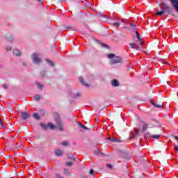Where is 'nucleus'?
Segmentation results:
<instances>
[{
    "instance_id": "nucleus-44",
    "label": "nucleus",
    "mask_w": 178,
    "mask_h": 178,
    "mask_svg": "<svg viewBox=\"0 0 178 178\" xmlns=\"http://www.w3.org/2000/svg\"><path fill=\"white\" fill-rule=\"evenodd\" d=\"M97 152H98V154H99H99H102V153H101V151H100V150H98Z\"/></svg>"
},
{
    "instance_id": "nucleus-39",
    "label": "nucleus",
    "mask_w": 178,
    "mask_h": 178,
    "mask_svg": "<svg viewBox=\"0 0 178 178\" xmlns=\"http://www.w3.org/2000/svg\"><path fill=\"white\" fill-rule=\"evenodd\" d=\"M0 124L1 126H2V127H3V121H2V119L0 118Z\"/></svg>"
},
{
    "instance_id": "nucleus-40",
    "label": "nucleus",
    "mask_w": 178,
    "mask_h": 178,
    "mask_svg": "<svg viewBox=\"0 0 178 178\" xmlns=\"http://www.w3.org/2000/svg\"><path fill=\"white\" fill-rule=\"evenodd\" d=\"M38 2H40V5L42 6V0H36Z\"/></svg>"
},
{
    "instance_id": "nucleus-4",
    "label": "nucleus",
    "mask_w": 178,
    "mask_h": 178,
    "mask_svg": "<svg viewBox=\"0 0 178 178\" xmlns=\"http://www.w3.org/2000/svg\"><path fill=\"white\" fill-rule=\"evenodd\" d=\"M55 118V120L58 124V128L60 131H63V125H62V122H60V118H59V115L58 113H54V115Z\"/></svg>"
},
{
    "instance_id": "nucleus-43",
    "label": "nucleus",
    "mask_w": 178,
    "mask_h": 178,
    "mask_svg": "<svg viewBox=\"0 0 178 178\" xmlns=\"http://www.w3.org/2000/svg\"><path fill=\"white\" fill-rule=\"evenodd\" d=\"M174 148H175V151H177V152H178V146L175 145Z\"/></svg>"
},
{
    "instance_id": "nucleus-38",
    "label": "nucleus",
    "mask_w": 178,
    "mask_h": 178,
    "mask_svg": "<svg viewBox=\"0 0 178 178\" xmlns=\"http://www.w3.org/2000/svg\"><path fill=\"white\" fill-rule=\"evenodd\" d=\"M136 49H137V51H140L141 50V46H137L136 47Z\"/></svg>"
},
{
    "instance_id": "nucleus-21",
    "label": "nucleus",
    "mask_w": 178,
    "mask_h": 178,
    "mask_svg": "<svg viewBox=\"0 0 178 178\" xmlns=\"http://www.w3.org/2000/svg\"><path fill=\"white\" fill-rule=\"evenodd\" d=\"M37 87L38 88H39V90H42V88L44 87L41 83L37 82L36 83Z\"/></svg>"
},
{
    "instance_id": "nucleus-13",
    "label": "nucleus",
    "mask_w": 178,
    "mask_h": 178,
    "mask_svg": "<svg viewBox=\"0 0 178 178\" xmlns=\"http://www.w3.org/2000/svg\"><path fill=\"white\" fill-rule=\"evenodd\" d=\"M136 35H137V38L140 42V45H143V40H141V38H140V33H138V32H136Z\"/></svg>"
},
{
    "instance_id": "nucleus-24",
    "label": "nucleus",
    "mask_w": 178,
    "mask_h": 178,
    "mask_svg": "<svg viewBox=\"0 0 178 178\" xmlns=\"http://www.w3.org/2000/svg\"><path fill=\"white\" fill-rule=\"evenodd\" d=\"M33 118H35L37 120H38V119H40V115H38V113H33Z\"/></svg>"
},
{
    "instance_id": "nucleus-45",
    "label": "nucleus",
    "mask_w": 178,
    "mask_h": 178,
    "mask_svg": "<svg viewBox=\"0 0 178 178\" xmlns=\"http://www.w3.org/2000/svg\"><path fill=\"white\" fill-rule=\"evenodd\" d=\"M102 17H106L105 15H104V14H102Z\"/></svg>"
},
{
    "instance_id": "nucleus-9",
    "label": "nucleus",
    "mask_w": 178,
    "mask_h": 178,
    "mask_svg": "<svg viewBox=\"0 0 178 178\" xmlns=\"http://www.w3.org/2000/svg\"><path fill=\"white\" fill-rule=\"evenodd\" d=\"M55 154H56V156H62L63 155V151H62L60 149H56Z\"/></svg>"
},
{
    "instance_id": "nucleus-2",
    "label": "nucleus",
    "mask_w": 178,
    "mask_h": 178,
    "mask_svg": "<svg viewBox=\"0 0 178 178\" xmlns=\"http://www.w3.org/2000/svg\"><path fill=\"white\" fill-rule=\"evenodd\" d=\"M31 59L35 65H40V63H41V58H40V54L38 53H34L32 54Z\"/></svg>"
},
{
    "instance_id": "nucleus-3",
    "label": "nucleus",
    "mask_w": 178,
    "mask_h": 178,
    "mask_svg": "<svg viewBox=\"0 0 178 178\" xmlns=\"http://www.w3.org/2000/svg\"><path fill=\"white\" fill-rule=\"evenodd\" d=\"M161 10L166 12L167 13H169V15H170V13H172V8H170V6H169L168 4H166V3L165 2H162L161 3Z\"/></svg>"
},
{
    "instance_id": "nucleus-14",
    "label": "nucleus",
    "mask_w": 178,
    "mask_h": 178,
    "mask_svg": "<svg viewBox=\"0 0 178 178\" xmlns=\"http://www.w3.org/2000/svg\"><path fill=\"white\" fill-rule=\"evenodd\" d=\"M156 16H162L163 15H165V11L163 10H162L161 11H158L157 13H156Z\"/></svg>"
},
{
    "instance_id": "nucleus-11",
    "label": "nucleus",
    "mask_w": 178,
    "mask_h": 178,
    "mask_svg": "<svg viewBox=\"0 0 178 178\" xmlns=\"http://www.w3.org/2000/svg\"><path fill=\"white\" fill-rule=\"evenodd\" d=\"M150 102H151L152 105H153L154 106H156V108H163V104H155V102H152V100H150Z\"/></svg>"
},
{
    "instance_id": "nucleus-12",
    "label": "nucleus",
    "mask_w": 178,
    "mask_h": 178,
    "mask_svg": "<svg viewBox=\"0 0 178 178\" xmlns=\"http://www.w3.org/2000/svg\"><path fill=\"white\" fill-rule=\"evenodd\" d=\"M78 125L79 126V127H81V129H83V130H88V128L86 126H84L83 124H81V122H78Z\"/></svg>"
},
{
    "instance_id": "nucleus-41",
    "label": "nucleus",
    "mask_w": 178,
    "mask_h": 178,
    "mask_svg": "<svg viewBox=\"0 0 178 178\" xmlns=\"http://www.w3.org/2000/svg\"><path fill=\"white\" fill-rule=\"evenodd\" d=\"M41 76H42V77H44V76H45V72H41Z\"/></svg>"
},
{
    "instance_id": "nucleus-22",
    "label": "nucleus",
    "mask_w": 178,
    "mask_h": 178,
    "mask_svg": "<svg viewBox=\"0 0 178 178\" xmlns=\"http://www.w3.org/2000/svg\"><path fill=\"white\" fill-rule=\"evenodd\" d=\"M143 131H145V130H147V129H148V124L143 123Z\"/></svg>"
},
{
    "instance_id": "nucleus-26",
    "label": "nucleus",
    "mask_w": 178,
    "mask_h": 178,
    "mask_svg": "<svg viewBox=\"0 0 178 178\" xmlns=\"http://www.w3.org/2000/svg\"><path fill=\"white\" fill-rule=\"evenodd\" d=\"M61 144L63 147H67V145H69V143L66 141L63 142Z\"/></svg>"
},
{
    "instance_id": "nucleus-46",
    "label": "nucleus",
    "mask_w": 178,
    "mask_h": 178,
    "mask_svg": "<svg viewBox=\"0 0 178 178\" xmlns=\"http://www.w3.org/2000/svg\"><path fill=\"white\" fill-rule=\"evenodd\" d=\"M0 67H1V65H0Z\"/></svg>"
},
{
    "instance_id": "nucleus-36",
    "label": "nucleus",
    "mask_w": 178,
    "mask_h": 178,
    "mask_svg": "<svg viewBox=\"0 0 178 178\" xmlns=\"http://www.w3.org/2000/svg\"><path fill=\"white\" fill-rule=\"evenodd\" d=\"M130 26L131 27H132V29H136V24H134V23H131Z\"/></svg>"
},
{
    "instance_id": "nucleus-6",
    "label": "nucleus",
    "mask_w": 178,
    "mask_h": 178,
    "mask_svg": "<svg viewBox=\"0 0 178 178\" xmlns=\"http://www.w3.org/2000/svg\"><path fill=\"white\" fill-rule=\"evenodd\" d=\"M21 116L22 119H24V120H26L29 119V118H30V114L27 112H23V113H21Z\"/></svg>"
},
{
    "instance_id": "nucleus-16",
    "label": "nucleus",
    "mask_w": 178,
    "mask_h": 178,
    "mask_svg": "<svg viewBox=\"0 0 178 178\" xmlns=\"http://www.w3.org/2000/svg\"><path fill=\"white\" fill-rule=\"evenodd\" d=\"M49 127V129H51V130H54V129H55V125H54V124L52 123H49L47 124V128Z\"/></svg>"
},
{
    "instance_id": "nucleus-34",
    "label": "nucleus",
    "mask_w": 178,
    "mask_h": 178,
    "mask_svg": "<svg viewBox=\"0 0 178 178\" xmlns=\"http://www.w3.org/2000/svg\"><path fill=\"white\" fill-rule=\"evenodd\" d=\"M106 168H108V169H112V165L107 163L106 164Z\"/></svg>"
},
{
    "instance_id": "nucleus-42",
    "label": "nucleus",
    "mask_w": 178,
    "mask_h": 178,
    "mask_svg": "<svg viewBox=\"0 0 178 178\" xmlns=\"http://www.w3.org/2000/svg\"><path fill=\"white\" fill-rule=\"evenodd\" d=\"M77 97H80V93H76L75 94V97L77 98Z\"/></svg>"
},
{
    "instance_id": "nucleus-15",
    "label": "nucleus",
    "mask_w": 178,
    "mask_h": 178,
    "mask_svg": "<svg viewBox=\"0 0 178 178\" xmlns=\"http://www.w3.org/2000/svg\"><path fill=\"white\" fill-rule=\"evenodd\" d=\"M6 40H7V41H10V42H12V41L15 40V38L13 37V35H10L9 37L6 38Z\"/></svg>"
},
{
    "instance_id": "nucleus-37",
    "label": "nucleus",
    "mask_w": 178,
    "mask_h": 178,
    "mask_svg": "<svg viewBox=\"0 0 178 178\" xmlns=\"http://www.w3.org/2000/svg\"><path fill=\"white\" fill-rule=\"evenodd\" d=\"M130 47H131V48H135V47H136V43H131V44H130Z\"/></svg>"
},
{
    "instance_id": "nucleus-29",
    "label": "nucleus",
    "mask_w": 178,
    "mask_h": 178,
    "mask_svg": "<svg viewBox=\"0 0 178 178\" xmlns=\"http://www.w3.org/2000/svg\"><path fill=\"white\" fill-rule=\"evenodd\" d=\"M2 87L4 90H8V85H6V83H3L2 85Z\"/></svg>"
},
{
    "instance_id": "nucleus-23",
    "label": "nucleus",
    "mask_w": 178,
    "mask_h": 178,
    "mask_svg": "<svg viewBox=\"0 0 178 178\" xmlns=\"http://www.w3.org/2000/svg\"><path fill=\"white\" fill-rule=\"evenodd\" d=\"M40 126H41L43 129H44V130H47V129H48V125H46V124H44V123H41V124H40Z\"/></svg>"
},
{
    "instance_id": "nucleus-35",
    "label": "nucleus",
    "mask_w": 178,
    "mask_h": 178,
    "mask_svg": "<svg viewBox=\"0 0 178 178\" xmlns=\"http://www.w3.org/2000/svg\"><path fill=\"white\" fill-rule=\"evenodd\" d=\"M90 175H94V170L91 168L89 171Z\"/></svg>"
},
{
    "instance_id": "nucleus-31",
    "label": "nucleus",
    "mask_w": 178,
    "mask_h": 178,
    "mask_svg": "<svg viewBox=\"0 0 178 178\" xmlns=\"http://www.w3.org/2000/svg\"><path fill=\"white\" fill-rule=\"evenodd\" d=\"M111 141H112L113 143H118L119 141V140L112 138V139H111Z\"/></svg>"
},
{
    "instance_id": "nucleus-18",
    "label": "nucleus",
    "mask_w": 178,
    "mask_h": 178,
    "mask_svg": "<svg viewBox=\"0 0 178 178\" xmlns=\"http://www.w3.org/2000/svg\"><path fill=\"white\" fill-rule=\"evenodd\" d=\"M46 62L48 63V65H49V66H54V62H52V60L46 59Z\"/></svg>"
},
{
    "instance_id": "nucleus-19",
    "label": "nucleus",
    "mask_w": 178,
    "mask_h": 178,
    "mask_svg": "<svg viewBox=\"0 0 178 178\" xmlns=\"http://www.w3.org/2000/svg\"><path fill=\"white\" fill-rule=\"evenodd\" d=\"M35 101H40L41 99V96L40 95H35L34 96Z\"/></svg>"
},
{
    "instance_id": "nucleus-17",
    "label": "nucleus",
    "mask_w": 178,
    "mask_h": 178,
    "mask_svg": "<svg viewBox=\"0 0 178 178\" xmlns=\"http://www.w3.org/2000/svg\"><path fill=\"white\" fill-rule=\"evenodd\" d=\"M137 134H138V130H135L132 132V138H136Z\"/></svg>"
},
{
    "instance_id": "nucleus-32",
    "label": "nucleus",
    "mask_w": 178,
    "mask_h": 178,
    "mask_svg": "<svg viewBox=\"0 0 178 178\" xmlns=\"http://www.w3.org/2000/svg\"><path fill=\"white\" fill-rule=\"evenodd\" d=\"M72 165H73V163L70 161L66 163L67 166H72Z\"/></svg>"
},
{
    "instance_id": "nucleus-33",
    "label": "nucleus",
    "mask_w": 178,
    "mask_h": 178,
    "mask_svg": "<svg viewBox=\"0 0 178 178\" xmlns=\"http://www.w3.org/2000/svg\"><path fill=\"white\" fill-rule=\"evenodd\" d=\"M101 45H102V47H104V48H108V44H106L102 43Z\"/></svg>"
},
{
    "instance_id": "nucleus-28",
    "label": "nucleus",
    "mask_w": 178,
    "mask_h": 178,
    "mask_svg": "<svg viewBox=\"0 0 178 178\" xmlns=\"http://www.w3.org/2000/svg\"><path fill=\"white\" fill-rule=\"evenodd\" d=\"M6 51H12V47L7 46V47H6Z\"/></svg>"
},
{
    "instance_id": "nucleus-1",
    "label": "nucleus",
    "mask_w": 178,
    "mask_h": 178,
    "mask_svg": "<svg viewBox=\"0 0 178 178\" xmlns=\"http://www.w3.org/2000/svg\"><path fill=\"white\" fill-rule=\"evenodd\" d=\"M108 58L111 59V65H116V63H122V58L119 56H115L113 54H108Z\"/></svg>"
},
{
    "instance_id": "nucleus-25",
    "label": "nucleus",
    "mask_w": 178,
    "mask_h": 178,
    "mask_svg": "<svg viewBox=\"0 0 178 178\" xmlns=\"http://www.w3.org/2000/svg\"><path fill=\"white\" fill-rule=\"evenodd\" d=\"M64 173L65 176H69V175H70V173L69 172V170L67 169H64Z\"/></svg>"
},
{
    "instance_id": "nucleus-7",
    "label": "nucleus",
    "mask_w": 178,
    "mask_h": 178,
    "mask_svg": "<svg viewBox=\"0 0 178 178\" xmlns=\"http://www.w3.org/2000/svg\"><path fill=\"white\" fill-rule=\"evenodd\" d=\"M79 81L80 83H81L82 85L84 86V87H90V84L84 82V79H83V77H79Z\"/></svg>"
},
{
    "instance_id": "nucleus-30",
    "label": "nucleus",
    "mask_w": 178,
    "mask_h": 178,
    "mask_svg": "<svg viewBox=\"0 0 178 178\" xmlns=\"http://www.w3.org/2000/svg\"><path fill=\"white\" fill-rule=\"evenodd\" d=\"M67 30H73V26H67L65 27Z\"/></svg>"
},
{
    "instance_id": "nucleus-27",
    "label": "nucleus",
    "mask_w": 178,
    "mask_h": 178,
    "mask_svg": "<svg viewBox=\"0 0 178 178\" xmlns=\"http://www.w3.org/2000/svg\"><path fill=\"white\" fill-rule=\"evenodd\" d=\"M113 26L115 27H119L120 26V24L119 22H115L113 24Z\"/></svg>"
},
{
    "instance_id": "nucleus-10",
    "label": "nucleus",
    "mask_w": 178,
    "mask_h": 178,
    "mask_svg": "<svg viewBox=\"0 0 178 178\" xmlns=\"http://www.w3.org/2000/svg\"><path fill=\"white\" fill-rule=\"evenodd\" d=\"M13 55H15V56H21L22 52L15 49L13 50Z\"/></svg>"
},
{
    "instance_id": "nucleus-5",
    "label": "nucleus",
    "mask_w": 178,
    "mask_h": 178,
    "mask_svg": "<svg viewBox=\"0 0 178 178\" xmlns=\"http://www.w3.org/2000/svg\"><path fill=\"white\" fill-rule=\"evenodd\" d=\"M172 6L174 7V8L175 9V10H177V12L178 13V0H168Z\"/></svg>"
},
{
    "instance_id": "nucleus-20",
    "label": "nucleus",
    "mask_w": 178,
    "mask_h": 178,
    "mask_svg": "<svg viewBox=\"0 0 178 178\" xmlns=\"http://www.w3.org/2000/svg\"><path fill=\"white\" fill-rule=\"evenodd\" d=\"M159 137H161V135H151L150 136V138H156V140H158V138H159Z\"/></svg>"
},
{
    "instance_id": "nucleus-8",
    "label": "nucleus",
    "mask_w": 178,
    "mask_h": 178,
    "mask_svg": "<svg viewBox=\"0 0 178 178\" xmlns=\"http://www.w3.org/2000/svg\"><path fill=\"white\" fill-rule=\"evenodd\" d=\"M111 86H113V87H119V81L113 79L111 81Z\"/></svg>"
}]
</instances>
